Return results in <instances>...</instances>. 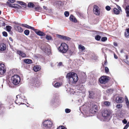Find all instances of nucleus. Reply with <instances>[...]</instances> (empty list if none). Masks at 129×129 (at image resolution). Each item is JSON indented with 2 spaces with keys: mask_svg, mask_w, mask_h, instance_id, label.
Returning <instances> with one entry per match:
<instances>
[{
  "mask_svg": "<svg viewBox=\"0 0 129 129\" xmlns=\"http://www.w3.org/2000/svg\"><path fill=\"white\" fill-rule=\"evenodd\" d=\"M68 79L69 83L71 84L76 83L78 79L77 75L75 73L71 72L68 73L66 76Z\"/></svg>",
  "mask_w": 129,
  "mask_h": 129,
  "instance_id": "1",
  "label": "nucleus"
},
{
  "mask_svg": "<svg viewBox=\"0 0 129 129\" xmlns=\"http://www.w3.org/2000/svg\"><path fill=\"white\" fill-rule=\"evenodd\" d=\"M52 122L49 120H47L44 121L42 122V125L43 127L46 129H49L52 126Z\"/></svg>",
  "mask_w": 129,
  "mask_h": 129,
  "instance_id": "2",
  "label": "nucleus"
},
{
  "mask_svg": "<svg viewBox=\"0 0 129 129\" xmlns=\"http://www.w3.org/2000/svg\"><path fill=\"white\" fill-rule=\"evenodd\" d=\"M16 98L17 100H16L15 102L16 104L20 105L21 104H23L22 103L24 100H25V97L21 94L18 95L16 96Z\"/></svg>",
  "mask_w": 129,
  "mask_h": 129,
  "instance_id": "3",
  "label": "nucleus"
},
{
  "mask_svg": "<svg viewBox=\"0 0 129 129\" xmlns=\"http://www.w3.org/2000/svg\"><path fill=\"white\" fill-rule=\"evenodd\" d=\"M68 49V47L67 44L63 43L61 44L59 48V50L60 52L64 53L66 52Z\"/></svg>",
  "mask_w": 129,
  "mask_h": 129,
  "instance_id": "4",
  "label": "nucleus"
},
{
  "mask_svg": "<svg viewBox=\"0 0 129 129\" xmlns=\"http://www.w3.org/2000/svg\"><path fill=\"white\" fill-rule=\"evenodd\" d=\"M11 79L13 84L17 85L19 84L20 80V77L17 75H15L12 77Z\"/></svg>",
  "mask_w": 129,
  "mask_h": 129,
  "instance_id": "5",
  "label": "nucleus"
},
{
  "mask_svg": "<svg viewBox=\"0 0 129 129\" xmlns=\"http://www.w3.org/2000/svg\"><path fill=\"white\" fill-rule=\"evenodd\" d=\"M93 12L94 14L97 15H99L100 14V8L97 6L94 5L93 8Z\"/></svg>",
  "mask_w": 129,
  "mask_h": 129,
  "instance_id": "6",
  "label": "nucleus"
},
{
  "mask_svg": "<svg viewBox=\"0 0 129 129\" xmlns=\"http://www.w3.org/2000/svg\"><path fill=\"white\" fill-rule=\"evenodd\" d=\"M108 80V79L106 76H102L99 79L100 82L102 84H105L107 82Z\"/></svg>",
  "mask_w": 129,
  "mask_h": 129,
  "instance_id": "7",
  "label": "nucleus"
},
{
  "mask_svg": "<svg viewBox=\"0 0 129 129\" xmlns=\"http://www.w3.org/2000/svg\"><path fill=\"white\" fill-rule=\"evenodd\" d=\"M6 71V68L4 64H0V74L3 75Z\"/></svg>",
  "mask_w": 129,
  "mask_h": 129,
  "instance_id": "8",
  "label": "nucleus"
},
{
  "mask_svg": "<svg viewBox=\"0 0 129 129\" xmlns=\"http://www.w3.org/2000/svg\"><path fill=\"white\" fill-rule=\"evenodd\" d=\"M111 112L110 110H105L102 113V116L105 117H108L109 116Z\"/></svg>",
  "mask_w": 129,
  "mask_h": 129,
  "instance_id": "9",
  "label": "nucleus"
},
{
  "mask_svg": "<svg viewBox=\"0 0 129 129\" xmlns=\"http://www.w3.org/2000/svg\"><path fill=\"white\" fill-rule=\"evenodd\" d=\"M7 48L6 45L4 44H0V52L6 50Z\"/></svg>",
  "mask_w": 129,
  "mask_h": 129,
  "instance_id": "10",
  "label": "nucleus"
},
{
  "mask_svg": "<svg viewBox=\"0 0 129 129\" xmlns=\"http://www.w3.org/2000/svg\"><path fill=\"white\" fill-rule=\"evenodd\" d=\"M34 30L35 31L36 33L39 36H42L45 35V34L44 33L41 31L40 30H38L36 29H34Z\"/></svg>",
  "mask_w": 129,
  "mask_h": 129,
  "instance_id": "11",
  "label": "nucleus"
},
{
  "mask_svg": "<svg viewBox=\"0 0 129 129\" xmlns=\"http://www.w3.org/2000/svg\"><path fill=\"white\" fill-rule=\"evenodd\" d=\"M17 54L23 57H25L26 56V55L23 52L18 50L17 51Z\"/></svg>",
  "mask_w": 129,
  "mask_h": 129,
  "instance_id": "12",
  "label": "nucleus"
},
{
  "mask_svg": "<svg viewBox=\"0 0 129 129\" xmlns=\"http://www.w3.org/2000/svg\"><path fill=\"white\" fill-rule=\"evenodd\" d=\"M31 83L33 84L34 86L35 85L36 86H37L39 85L38 83H39L38 81H37L36 79H33L31 81Z\"/></svg>",
  "mask_w": 129,
  "mask_h": 129,
  "instance_id": "13",
  "label": "nucleus"
},
{
  "mask_svg": "<svg viewBox=\"0 0 129 129\" xmlns=\"http://www.w3.org/2000/svg\"><path fill=\"white\" fill-rule=\"evenodd\" d=\"M115 101L117 103H122L123 101V99L121 97H117L116 98Z\"/></svg>",
  "mask_w": 129,
  "mask_h": 129,
  "instance_id": "14",
  "label": "nucleus"
},
{
  "mask_svg": "<svg viewBox=\"0 0 129 129\" xmlns=\"http://www.w3.org/2000/svg\"><path fill=\"white\" fill-rule=\"evenodd\" d=\"M70 21L75 23H76L77 21V20L75 17L72 15H70Z\"/></svg>",
  "mask_w": 129,
  "mask_h": 129,
  "instance_id": "15",
  "label": "nucleus"
},
{
  "mask_svg": "<svg viewBox=\"0 0 129 129\" xmlns=\"http://www.w3.org/2000/svg\"><path fill=\"white\" fill-rule=\"evenodd\" d=\"M15 29L19 32L21 33L23 31V29L20 27L19 26H16L15 27Z\"/></svg>",
  "mask_w": 129,
  "mask_h": 129,
  "instance_id": "16",
  "label": "nucleus"
},
{
  "mask_svg": "<svg viewBox=\"0 0 129 129\" xmlns=\"http://www.w3.org/2000/svg\"><path fill=\"white\" fill-rule=\"evenodd\" d=\"M59 37L66 40H69L70 39V38L68 37L62 35H60Z\"/></svg>",
  "mask_w": 129,
  "mask_h": 129,
  "instance_id": "17",
  "label": "nucleus"
},
{
  "mask_svg": "<svg viewBox=\"0 0 129 129\" xmlns=\"http://www.w3.org/2000/svg\"><path fill=\"white\" fill-rule=\"evenodd\" d=\"M42 49L44 52L46 53H48L50 52V49L45 46H44L43 48H42Z\"/></svg>",
  "mask_w": 129,
  "mask_h": 129,
  "instance_id": "18",
  "label": "nucleus"
},
{
  "mask_svg": "<svg viewBox=\"0 0 129 129\" xmlns=\"http://www.w3.org/2000/svg\"><path fill=\"white\" fill-rule=\"evenodd\" d=\"M125 10L126 14V16H129V5H127L126 7Z\"/></svg>",
  "mask_w": 129,
  "mask_h": 129,
  "instance_id": "19",
  "label": "nucleus"
},
{
  "mask_svg": "<svg viewBox=\"0 0 129 129\" xmlns=\"http://www.w3.org/2000/svg\"><path fill=\"white\" fill-rule=\"evenodd\" d=\"M41 69L40 66H34L33 68L34 71L35 72H37L39 71Z\"/></svg>",
  "mask_w": 129,
  "mask_h": 129,
  "instance_id": "20",
  "label": "nucleus"
},
{
  "mask_svg": "<svg viewBox=\"0 0 129 129\" xmlns=\"http://www.w3.org/2000/svg\"><path fill=\"white\" fill-rule=\"evenodd\" d=\"M125 35L126 38H129V28L126 29L125 32Z\"/></svg>",
  "mask_w": 129,
  "mask_h": 129,
  "instance_id": "21",
  "label": "nucleus"
},
{
  "mask_svg": "<svg viewBox=\"0 0 129 129\" xmlns=\"http://www.w3.org/2000/svg\"><path fill=\"white\" fill-rule=\"evenodd\" d=\"M95 95V93L93 91L89 92V97L90 98H93L94 97Z\"/></svg>",
  "mask_w": 129,
  "mask_h": 129,
  "instance_id": "22",
  "label": "nucleus"
},
{
  "mask_svg": "<svg viewBox=\"0 0 129 129\" xmlns=\"http://www.w3.org/2000/svg\"><path fill=\"white\" fill-rule=\"evenodd\" d=\"M22 25L24 27H26L32 30H34V27H31L30 26H29V25H28L26 24H22Z\"/></svg>",
  "mask_w": 129,
  "mask_h": 129,
  "instance_id": "23",
  "label": "nucleus"
},
{
  "mask_svg": "<svg viewBox=\"0 0 129 129\" xmlns=\"http://www.w3.org/2000/svg\"><path fill=\"white\" fill-rule=\"evenodd\" d=\"M7 4H8L9 7L13 8H15L17 7L18 5L15 4H11L9 2H8L7 3Z\"/></svg>",
  "mask_w": 129,
  "mask_h": 129,
  "instance_id": "24",
  "label": "nucleus"
},
{
  "mask_svg": "<svg viewBox=\"0 0 129 129\" xmlns=\"http://www.w3.org/2000/svg\"><path fill=\"white\" fill-rule=\"evenodd\" d=\"M24 61L25 63L27 64H30L33 63L32 60L29 59H25L24 60Z\"/></svg>",
  "mask_w": 129,
  "mask_h": 129,
  "instance_id": "25",
  "label": "nucleus"
},
{
  "mask_svg": "<svg viewBox=\"0 0 129 129\" xmlns=\"http://www.w3.org/2000/svg\"><path fill=\"white\" fill-rule=\"evenodd\" d=\"M125 101L126 102V104L127 105V107L128 108L129 107V102L127 97L126 96H125Z\"/></svg>",
  "mask_w": 129,
  "mask_h": 129,
  "instance_id": "26",
  "label": "nucleus"
},
{
  "mask_svg": "<svg viewBox=\"0 0 129 129\" xmlns=\"http://www.w3.org/2000/svg\"><path fill=\"white\" fill-rule=\"evenodd\" d=\"M113 11L114 14H118L119 13V11L116 8H114Z\"/></svg>",
  "mask_w": 129,
  "mask_h": 129,
  "instance_id": "27",
  "label": "nucleus"
},
{
  "mask_svg": "<svg viewBox=\"0 0 129 129\" xmlns=\"http://www.w3.org/2000/svg\"><path fill=\"white\" fill-rule=\"evenodd\" d=\"M61 85V83L57 82L55 84L54 86L55 87H58L60 86Z\"/></svg>",
  "mask_w": 129,
  "mask_h": 129,
  "instance_id": "28",
  "label": "nucleus"
},
{
  "mask_svg": "<svg viewBox=\"0 0 129 129\" xmlns=\"http://www.w3.org/2000/svg\"><path fill=\"white\" fill-rule=\"evenodd\" d=\"M28 6L29 8H33L35 7V5L33 3H28Z\"/></svg>",
  "mask_w": 129,
  "mask_h": 129,
  "instance_id": "29",
  "label": "nucleus"
},
{
  "mask_svg": "<svg viewBox=\"0 0 129 129\" xmlns=\"http://www.w3.org/2000/svg\"><path fill=\"white\" fill-rule=\"evenodd\" d=\"M79 48L81 49L82 51H83L85 50V47L84 46L81 45H80L79 46Z\"/></svg>",
  "mask_w": 129,
  "mask_h": 129,
  "instance_id": "30",
  "label": "nucleus"
},
{
  "mask_svg": "<svg viewBox=\"0 0 129 129\" xmlns=\"http://www.w3.org/2000/svg\"><path fill=\"white\" fill-rule=\"evenodd\" d=\"M17 3L20 4V5H23L24 7H26V5L24 3L22 2H17Z\"/></svg>",
  "mask_w": 129,
  "mask_h": 129,
  "instance_id": "31",
  "label": "nucleus"
},
{
  "mask_svg": "<svg viewBox=\"0 0 129 129\" xmlns=\"http://www.w3.org/2000/svg\"><path fill=\"white\" fill-rule=\"evenodd\" d=\"M113 90L112 89H108L107 90V93L110 94H111L113 93Z\"/></svg>",
  "mask_w": 129,
  "mask_h": 129,
  "instance_id": "32",
  "label": "nucleus"
},
{
  "mask_svg": "<svg viewBox=\"0 0 129 129\" xmlns=\"http://www.w3.org/2000/svg\"><path fill=\"white\" fill-rule=\"evenodd\" d=\"M6 28L7 30L9 32L11 31L12 27L10 26H6Z\"/></svg>",
  "mask_w": 129,
  "mask_h": 129,
  "instance_id": "33",
  "label": "nucleus"
},
{
  "mask_svg": "<svg viewBox=\"0 0 129 129\" xmlns=\"http://www.w3.org/2000/svg\"><path fill=\"white\" fill-rule=\"evenodd\" d=\"M91 108H92V109H93L94 110H96V111L97 110V106L96 105H93L92 106Z\"/></svg>",
  "mask_w": 129,
  "mask_h": 129,
  "instance_id": "34",
  "label": "nucleus"
},
{
  "mask_svg": "<svg viewBox=\"0 0 129 129\" xmlns=\"http://www.w3.org/2000/svg\"><path fill=\"white\" fill-rule=\"evenodd\" d=\"M104 104L106 106H109L110 105V103L107 101L104 102Z\"/></svg>",
  "mask_w": 129,
  "mask_h": 129,
  "instance_id": "35",
  "label": "nucleus"
},
{
  "mask_svg": "<svg viewBox=\"0 0 129 129\" xmlns=\"http://www.w3.org/2000/svg\"><path fill=\"white\" fill-rule=\"evenodd\" d=\"M101 38V37L99 35H97L95 37V39L97 41L100 40Z\"/></svg>",
  "mask_w": 129,
  "mask_h": 129,
  "instance_id": "36",
  "label": "nucleus"
},
{
  "mask_svg": "<svg viewBox=\"0 0 129 129\" xmlns=\"http://www.w3.org/2000/svg\"><path fill=\"white\" fill-rule=\"evenodd\" d=\"M122 106V104H118L116 106V107L118 109L121 108Z\"/></svg>",
  "mask_w": 129,
  "mask_h": 129,
  "instance_id": "37",
  "label": "nucleus"
},
{
  "mask_svg": "<svg viewBox=\"0 0 129 129\" xmlns=\"http://www.w3.org/2000/svg\"><path fill=\"white\" fill-rule=\"evenodd\" d=\"M29 31L28 30H25L24 33L26 35H29Z\"/></svg>",
  "mask_w": 129,
  "mask_h": 129,
  "instance_id": "38",
  "label": "nucleus"
},
{
  "mask_svg": "<svg viewBox=\"0 0 129 129\" xmlns=\"http://www.w3.org/2000/svg\"><path fill=\"white\" fill-rule=\"evenodd\" d=\"M70 92H71V93L72 94H74V93H76L77 92H78L79 91L77 92H76V91H74V89H70Z\"/></svg>",
  "mask_w": 129,
  "mask_h": 129,
  "instance_id": "39",
  "label": "nucleus"
},
{
  "mask_svg": "<svg viewBox=\"0 0 129 129\" xmlns=\"http://www.w3.org/2000/svg\"><path fill=\"white\" fill-rule=\"evenodd\" d=\"M70 92H71V93L72 94H74V93H76L77 92H78L79 91L77 92H76V91H74V89H70Z\"/></svg>",
  "mask_w": 129,
  "mask_h": 129,
  "instance_id": "40",
  "label": "nucleus"
},
{
  "mask_svg": "<svg viewBox=\"0 0 129 129\" xmlns=\"http://www.w3.org/2000/svg\"><path fill=\"white\" fill-rule=\"evenodd\" d=\"M107 38L106 37H104L102 38L101 40L103 42H105L107 40Z\"/></svg>",
  "mask_w": 129,
  "mask_h": 129,
  "instance_id": "41",
  "label": "nucleus"
},
{
  "mask_svg": "<svg viewBox=\"0 0 129 129\" xmlns=\"http://www.w3.org/2000/svg\"><path fill=\"white\" fill-rule=\"evenodd\" d=\"M89 111L90 113H94L96 112V110H94L92 109V108H91L90 109Z\"/></svg>",
  "mask_w": 129,
  "mask_h": 129,
  "instance_id": "42",
  "label": "nucleus"
},
{
  "mask_svg": "<svg viewBox=\"0 0 129 129\" xmlns=\"http://www.w3.org/2000/svg\"><path fill=\"white\" fill-rule=\"evenodd\" d=\"M65 112L66 113H70L71 111V110L69 109H65Z\"/></svg>",
  "mask_w": 129,
  "mask_h": 129,
  "instance_id": "43",
  "label": "nucleus"
},
{
  "mask_svg": "<svg viewBox=\"0 0 129 129\" xmlns=\"http://www.w3.org/2000/svg\"><path fill=\"white\" fill-rule=\"evenodd\" d=\"M46 38L47 40H51V39L52 38L50 36L47 35L46 37Z\"/></svg>",
  "mask_w": 129,
  "mask_h": 129,
  "instance_id": "44",
  "label": "nucleus"
},
{
  "mask_svg": "<svg viewBox=\"0 0 129 129\" xmlns=\"http://www.w3.org/2000/svg\"><path fill=\"white\" fill-rule=\"evenodd\" d=\"M64 15L66 17H68L69 15V13L68 11H66L64 13Z\"/></svg>",
  "mask_w": 129,
  "mask_h": 129,
  "instance_id": "45",
  "label": "nucleus"
},
{
  "mask_svg": "<svg viewBox=\"0 0 129 129\" xmlns=\"http://www.w3.org/2000/svg\"><path fill=\"white\" fill-rule=\"evenodd\" d=\"M57 129H66L64 126H60L57 128Z\"/></svg>",
  "mask_w": 129,
  "mask_h": 129,
  "instance_id": "46",
  "label": "nucleus"
},
{
  "mask_svg": "<svg viewBox=\"0 0 129 129\" xmlns=\"http://www.w3.org/2000/svg\"><path fill=\"white\" fill-rule=\"evenodd\" d=\"M3 35L4 36L6 37L8 35L7 33L5 31H4L2 33Z\"/></svg>",
  "mask_w": 129,
  "mask_h": 129,
  "instance_id": "47",
  "label": "nucleus"
},
{
  "mask_svg": "<svg viewBox=\"0 0 129 129\" xmlns=\"http://www.w3.org/2000/svg\"><path fill=\"white\" fill-rule=\"evenodd\" d=\"M105 72L106 73H108L109 71V70L108 69V68L107 67H105Z\"/></svg>",
  "mask_w": 129,
  "mask_h": 129,
  "instance_id": "48",
  "label": "nucleus"
},
{
  "mask_svg": "<svg viewBox=\"0 0 129 129\" xmlns=\"http://www.w3.org/2000/svg\"><path fill=\"white\" fill-rule=\"evenodd\" d=\"M106 9L107 11H109L111 9V8L109 6H107L106 7Z\"/></svg>",
  "mask_w": 129,
  "mask_h": 129,
  "instance_id": "49",
  "label": "nucleus"
},
{
  "mask_svg": "<svg viewBox=\"0 0 129 129\" xmlns=\"http://www.w3.org/2000/svg\"><path fill=\"white\" fill-rule=\"evenodd\" d=\"M122 122L124 124H126L127 123V121L125 119H124L122 120Z\"/></svg>",
  "mask_w": 129,
  "mask_h": 129,
  "instance_id": "50",
  "label": "nucleus"
},
{
  "mask_svg": "<svg viewBox=\"0 0 129 129\" xmlns=\"http://www.w3.org/2000/svg\"><path fill=\"white\" fill-rule=\"evenodd\" d=\"M35 10L36 11H38L39 10V7L38 6L37 7H36L35 8Z\"/></svg>",
  "mask_w": 129,
  "mask_h": 129,
  "instance_id": "51",
  "label": "nucleus"
},
{
  "mask_svg": "<svg viewBox=\"0 0 129 129\" xmlns=\"http://www.w3.org/2000/svg\"><path fill=\"white\" fill-rule=\"evenodd\" d=\"M129 125L126 124L124 127L123 129H126L129 126Z\"/></svg>",
  "mask_w": 129,
  "mask_h": 129,
  "instance_id": "52",
  "label": "nucleus"
},
{
  "mask_svg": "<svg viewBox=\"0 0 129 129\" xmlns=\"http://www.w3.org/2000/svg\"><path fill=\"white\" fill-rule=\"evenodd\" d=\"M11 3H14L15 1V0H8Z\"/></svg>",
  "mask_w": 129,
  "mask_h": 129,
  "instance_id": "53",
  "label": "nucleus"
},
{
  "mask_svg": "<svg viewBox=\"0 0 129 129\" xmlns=\"http://www.w3.org/2000/svg\"><path fill=\"white\" fill-rule=\"evenodd\" d=\"M114 57L115 59H117L118 58L117 56L115 54H114Z\"/></svg>",
  "mask_w": 129,
  "mask_h": 129,
  "instance_id": "54",
  "label": "nucleus"
},
{
  "mask_svg": "<svg viewBox=\"0 0 129 129\" xmlns=\"http://www.w3.org/2000/svg\"><path fill=\"white\" fill-rule=\"evenodd\" d=\"M107 63V60L106 59L105 61V63H104V65H106Z\"/></svg>",
  "mask_w": 129,
  "mask_h": 129,
  "instance_id": "55",
  "label": "nucleus"
},
{
  "mask_svg": "<svg viewBox=\"0 0 129 129\" xmlns=\"http://www.w3.org/2000/svg\"><path fill=\"white\" fill-rule=\"evenodd\" d=\"M62 64V63L61 62H60L59 63L58 65V66H60Z\"/></svg>",
  "mask_w": 129,
  "mask_h": 129,
  "instance_id": "56",
  "label": "nucleus"
},
{
  "mask_svg": "<svg viewBox=\"0 0 129 129\" xmlns=\"http://www.w3.org/2000/svg\"><path fill=\"white\" fill-rule=\"evenodd\" d=\"M117 8L118 9V10L119 11H121V8L120 7H119V6H118Z\"/></svg>",
  "mask_w": 129,
  "mask_h": 129,
  "instance_id": "57",
  "label": "nucleus"
},
{
  "mask_svg": "<svg viewBox=\"0 0 129 129\" xmlns=\"http://www.w3.org/2000/svg\"><path fill=\"white\" fill-rule=\"evenodd\" d=\"M43 8H44V9L46 10H47V8L45 6H43Z\"/></svg>",
  "mask_w": 129,
  "mask_h": 129,
  "instance_id": "58",
  "label": "nucleus"
},
{
  "mask_svg": "<svg viewBox=\"0 0 129 129\" xmlns=\"http://www.w3.org/2000/svg\"><path fill=\"white\" fill-rule=\"evenodd\" d=\"M114 45L116 46H117V44L116 43H114Z\"/></svg>",
  "mask_w": 129,
  "mask_h": 129,
  "instance_id": "59",
  "label": "nucleus"
},
{
  "mask_svg": "<svg viewBox=\"0 0 129 129\" xmlns=\"http://www.w3.org/2000/svg\"><path fill=\"white\" fill-rule=\"evenodd\" d=\"M9 40L10 41L12 42L13 41V40L12 39V38H11V37H10L9 38Z\"/></svg>",
  "mask_w": 129,
  "mask_h": 129,
  "instance_id": "60",
  "label": "nucleus"
},
{
  "mask_svg": "<svg viewBox=\"0 0 129 129\" xmlns=\"http://www.w3.org/2000/svg\"><path fill=\"white\" fill-rule=\"evenodd\" d=\"M126 59H127L128 58V56L127 55L126 56Z\"/></svg>",
  "mask_w": 129,
  "mask_h": 129,
  "instance_id": "61",
  "label": "nucleus"
},
{
  "mask_svg": "<svg viewBox=\"0 0 129 129\" xmlns=\"http://www.w3.org/2000/svg\"><path fill=\"white\" fill-rule=\"evenodd\" d=\"M3 26H5V23L4 22H3Z\"/></svg>",
  "mask_w": 129,
  "mask_h": 129,
  "instance_id": "62",
  "label": "nucleus"
},
{
  "mask_svg": "<svg viewBox=\"0 0 129 129\" xmlns=\"http://www.w3.org/2000/svg\"><path fill=\"white\" fill-rule=\"evenodd\" d=\"M127 124L129 126V121Z\"/></svg>",
  "mask_w": 129,
  "mask_h": 129,
  "instance_id": "63",
  "label": "nucleus"
},
{
  "mask_svg": "<svg viewBox=\"0 0 129 129\" xmlns=\"http://www.w3.org/2000/svg\"><path fill=\"white\" fill-rule=\"evenodd\" d=\"M122 51H123V50H121V53H122Z\"/></svg>",
  "mask_w": 129,
  "mask_h": 129,
  "instance_id": "64",
  "label": "nucleus"
}]
</instances>
